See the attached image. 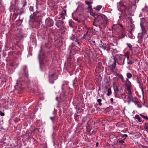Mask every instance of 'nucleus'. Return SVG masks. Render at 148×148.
I'll use <instances>...</instances> for the list:
<instances>
[{
  "label": "nucleus",
  "mask_w": 148,
  "mask_h": 148,
  "mask_svg": "<svg viewBox=\"0 0 148 148\" xmlns=\"http://www.w3.org/2000/svg\"><path fill=\"white\" fill-rule=\"evenodd\" d=\"M125 139V138H124L123 139L119 140V141H117V142L119 143H120V144H122L124 143V140Z\"/></svg>",
  "instance_id": "393cba45"
},
{
  "label": "nucleus",
  "mask_w": 148,
  "mask_h": 148,
  "mask_svg": "<svg viewBox=\"0 0 148 148\" xmlns=\"http://www.w3.org/2000/svg\"><path fill=\"white\" fill-rule=\"evenodd\" d=\"M53 22L52 19L48 18L45 20V24L49 27L52 26L53 25Z\"/></svg>",
  "instance_id": "6e6552de"
},
{
  "label": "nucleus",
  "mask_w": 148,
  "mask_h": 148,
  "mask_svg": "<svg viewBox=\"0 0 148 148\" xmlns=\"http://www.w3.org/2000/svg\"><path fill=\"white\" fill-rule=\"evenodd\" d=\"M92 42H94V43H95V41H92Z\"/></svg>",
  "instance_id": "8fccbe9b"
},
{
  "label": "nucleus",
  "mask_w": 148,
  "mask_h": 148,
  "mask_svg": "<svg viewBox=\"0 0 148 148\" xmlns=\"http://www.w3.org/2000/svg\"><path fill=\"white\" fill-rule=\"evenodd\" d=\"M58 97H56V99H57Z\"/></svg>",
  "instance_id": "864d4df0"
},
{
  "label": "nucleus",
  "mask_w": 148,
  "mask_h": 148,
  "mask_svg": "<svg viewBox=\"0 0 148 148\" xmlns=\"http://www.w3.org/2000/svg\"><path fill=\"white\" fill-rule=\"evenodd\" d=\"M115 94H114V96L116 97L119 98L120 99L121 97H120L121 96L120 95L118 94L117 92H115Z\"/></svg>",
  "instance_id": "5701e85b"
},
{
  "label": "nucleus",
  "mask_w": 148,
  "mask_h": 148,
  "mask_svg": "<svg viewBox=\"0 0 148 148\" xmlns=\"http://www.w3.org/2000/svg\"><path fill=\"white\" fill-rule=\"evenodd\" d=\"M98 96H97V101L99 103V105L101 106L102 105V103H101V102L102 101V100L101 99H98Z\"/></svg>",
  "instance_id": "6ab92c4d"
},
{
  "label": "nucleus",
  "mask_w": 148,
  "mask_h": 148,
  "mask_svg": "<svg viewBox=\"0 0 148 148\" xmlns=\"http://www.w3.org/2000/svg\"><path fill=\"white\" fill-rule=\"evenodd\" d=\"M70 39L71 40H74L75 39V37L74 36H73L72 37H70Z\"/></svg>",
  "instance_id": "a19ab883"
},
{
  "label": "nucleus",
  "mask_w": 148,
  "mask_h": 148,
  "mask_svg": "<svg viewBox=\"0 0 148 148\" xmlns=\"http://www.w3.org/2000/svg\"><path fill=\"white\" fill-rule=\"evenodd\" d=\"M140 115L143 119L147 120H148V117L147 116L141 114H140Z\"/></svg>",
  "instance_id": "bb28decb"
},
{
  "label": "nucleus",
  "mask_w": 148,
  "mask_h": 148,
  "mask_svg": "<svg viewBox=\"0 0 148 148\" xmlns=\"http://www.w3.org/2000/svg\"><path fill=\"white\" fill-rule=\"evenodd\" d=\"M126 75L127 77L129 79H130L132 77V75L130 73H127Z\"/></svg>",
  "instance_id": "4be33fe9"
},
{
  "label": "nucleus",
  "mask_w": 148,
  "mask_h": 148,
  "mask_svg": "<svg viewBox=\"0 0 148 148\" xmlns=\"http://www.w3.org/2000/svg\"><path fill=\"white\" fill-rule=\"evenodd\" d=\"M48 77L49 82L51 84H53L54 80H56L57 78L56 73L52 71L49 72Z\"/></svg>",
  "instance_id": "39448f33"
},
{
  "label": "nucleus",
  "mask_w": 148,
  "mask_h": 148,
  "mask_svg": "<svg viewBox=\"0 0 148 148\" xmlns=\"http://www.w3.org/2000/svg\"><path fill=\"white\" fill-rule=\"evenodd\" d=\"M13 53L12 52H10L8 54L9 55H12L13 54Z\"/></svg>",
  "instance_id": "37998d69"
},
{
  "label": "nucleus",
  "mask_w": 148,
  "mask_h": 148,
  "mask_svg": "<svg viewBox=\"0 0 148 148\" xmlns=\"http://www.w3.org/2000/svg\"><path fill=\"white\" fill-rule=\"evenodd\" d=\"M130 6L128 4L125 5L123 2L121 1L117 3L118 8H119L121 11L124 12L128 14L130 13Z\"/></svg>",
  "instance_id": "f03ea898"
},
{
  "label": "nucleus",
  "mask_w": 148,
  "mask_h": 148,
  "mask_svg": "<svg viewBox=\"0 0 148 148\" xmlns=\"http://www.w3.org/2000/svg\"><path fill=\"white\" fill-rule=\"evenodd\" d=\"M98 95L99 96V92H98Z\"/></svg>",
  "instance_id": "3c124183"
},
{
  "label": "nucleus",
  "mask_w": 148,
  "mask_h": 148,
  "mask_svg": "<svg viewBox=\"0 0 148 148\" xmlns=\"http://www.w3.org/2000/svg\"><path fill=\"white\" fill-rule=\"evenodd\" d=\"M142 93H143H143H144V92H143V90L142 88Z\"/></svg>",
  "instance_id": "09e8293b"
},
{
  "label": "nucleus",
  "mask_w": 148,
  "mask_h": 148,
  "mask_svg": "<svg viewBox=\"0 0 148 148\" xmlns=\"http://www.w3.org/2000/svg\"><path fill=\"white\" fill-rule=\"evenodd\" d=\"M23 71L24 73L23 75H25V76L26 77L28 78V71L26 66H25L23 67Z\"/></svg>",
  "instance_id": "9d476101"
},
{
  "label": "nucleus",
  "mask_w": 148,
  "mask_h": 148,
  "mask_svg": "<svg viewBox=\"0 0 148 148\" xmlns=\"http://www.w3.org/2000/svg\"><path fill=\"white\" fill-rule=\"evenodd\" d=\"M87 0H86L85 1V3L88 6V9L89 11H91L92 9V7L91 6V4L92 3L91 2L88 1Z\"/></svg>",
  "instance_id": "1a4fd4ad"
},
{
  "label": "nucleus",
  "mask_w": 148,
  "mask_h": 148,
  "mask_svg": "<svg viewBox=\"0 0 148 148\" xmlns=\"http://www.w3.org/2000/svg\"><path fill=\"white\" fill-rule=\"evenodd\" d=\"M100 47L101 48L104 49V50H105L106 48V46H105L103 45H101Z\"/></svg>",
  "instance_id": "473e14b6"
},
{
  "label": "nucleus",
  "mask_w": 148,
  "mask_h": 148,
  "mask_svg": "<svg viewBox=\"0 0 148 148\" xmlns=\"http://www.w3.org/2000/svg\"><path fill=\"white\" fill-rule=\"evenodd\" d=\"M140 38H141V39H143V35H142V36H141Z\"/></svg>",
  "instance_id": "a18cd8bd"
},
{
  "label": "nucleus",
  "mask_w": 148,
  "mask_h": 148,
  "mask_svg": "<svg viewBox=\"0 0 148 148\" xmlns=\"http://www.w3.org/2000/svg\"><path fill=\"white\" fill-rule=\"evenodd\" d=\"M133 63L132 62V61L130 60H128V62H127V64H133Z\"/></svg>",
  "instance_id": "c85d7f7f"
},
{
  "label": "nucleus",
  "mask_w": 148,
  "mask_h": 148,
  "mask_svg": "<svg viewBox=\"0 0 148 148\" xmlns=\"http://www.w3.org/2000/svg\"><path fill=\"white\" fill-rule=\"evenodd\" d=\"M116 57L115 56H113L112 59H110L109 61L108 67L110 70L113 71L115 70L116 67Z\"/></svg>",
  "instance_id": "20e7f679"
},
{
  "label": "nucleus",
  "mask_w": 148,
  "mask_h": 148,
  "mask_svg": "<svg viewBox=\"0 0 148 148\" xmlns=\"http://www.w3.org/2000/svg\"><path fill=\"white\" fill-rule=\"evenodd\" d=\"M121 27V26L119 24H118L117 25H114V26H113V28H116V27Z\"/></svg>",
  "instance_id": "f704fd0d"
},
{
  "label": "nucleus",
  "mask_w": 148,
  "mask_h": 148,
  "mask_svg": "<svg viewBox=\"0 0 148 148\" xmlns=\"http://www.w3.org/2000/svg\"><path fill=\"white\" fill-rule=\"evenodd\" d=\"M58 97H56V99H57Z\"/></svg>",
  "instance_id": "5fc2aeb1"
},
{
  "label": "nucleus",
  "mask_w": 148,
  "mask_h": 148,
  "mask_svg": "<svg viewBox=\"0 0 148 148\" xmlns=\"http://www.w3.org/2000/svg\"><path fill=\"white\" fill-rule=\"evenodd\" d=\"M115 75L116 76L118 77L119 78H121L122 81L123 82H124L123 77L121 74L116 72L115 73Z\"/></svg>",
  "instance_id": "4468645a"
},
{
  "label": "nucleus",
  "mask_w": 148,
  "mask_h": 148,
  "mask_svg": "<svg viewBox=\"0 0 148 148\" xmlns=\"http://www.w3.org/2000/svg\"><path fill=\"white\" fill-rule=\"evenodd\" d=\"M63 24V22L60 20H59L56 23V25L57 27L60 28L62 26Z\"/></svg>",
  "instance_id": "ddd939ff"
},
{
  "label": "nucleus",
  "mask_w": 148,
  "mask_h": 148,
  "mask_svg": "<svg viewBox=\"0 0 148 148\" xmlns=\"http://www.w3.org/2000/svg\"><path fill=\"white\" fill-rule=\"evenodd\" d=\"M76 110L77 111V113H79L81 111V109L79 107H76Z\"/></svg>",
  "instance_id": "b1692460"
},
{
  "label": "nucleus",
  "mask_w": 148,
  "mask_h": 148,
  "mask_svg": "<svg viewBox=\"0 0 148 148\" xmlns=\"http://www.w3.org/2000/svg\"><path fill=\"white\" fill-rule=\"evenodd\" d=\"M29 10L30 12H34V8L33 6H30L29 8Z\"/></svg>",
  "instance_id": "2f4dec72"
},
{
  "label": "nucleus",
  "mask_w": 148,
  "mask_h": 148,
  "mask_svg": "<svg viewBox=\"0 0 148 148\" xmlns=\"http://www.w3.org/2000/svg\"><path fill=\"white\" fill-rule=\"evenodd\" d=\"M135 99L134 100L133 102L135 105H136L137 107L139 108H140L141 107V105L140 103L138 101V99L137 98H134Z\"/></svg>",
  "instance_id": "f8f14e48"
},
{
  "label": "nucleus",
  "mask_w": 148,
  "mask_h": 148,
  "mask_svg": "<svg viewBox=\"0 0 148 148\" xmlns=\"http://www.w3.org/2000/svg\"><path fill=\"white\" fill-rule=\"evenodd\" d=\"M55 109H54V111L52 112V114L54 115V116H56V113L55 112Z\"/></svg>",
  "instance_id": "4c0bfd02"
},
{
  "label": "nucleus",
  "mask_w": 148,
  "mask_h": 148,
  "mask_svg": "<svg viewBox=\"0 0 148 148\" xmlns=\"http://www.w3.org/2000/svg\"><path fill=\"white\" fill-rule=\"evenodd\" d=\"M127 82L125 83V86L127 87V90L128 91V89L130 90L131 83L128 79H127Z\"/></svg>",
  "instance_id": "9b49d317"
},
{
  "label": "nucleus",
  "mask_w": 148,
  "mask_h": 148,
  "mask_svg": "<svg viewBox=\"0 0 148 148\" xmlns=\"http://www.w3.org/2000/svg\"><path fill=\"white\" fill-rule=\"evenodd\" d=\"M128 94L127 99L128 100L127 102L129 104L131 102H133L135 99L134 98H137L135 97H133L131 90L128 89Z\"/></svg>",
  "instance_id": "0eeeda50"
},
{
  "label": "nucleus",
  "mask_w": 148,
  "mask_h": 148,
  "mask_svg": "<svg viewBox=\"0 0 148 148\" xmlns=\"http://www.w3.org/2000/svg\"><path fill=\"white\" fill-rule=\"evenodd\" d=\"M141 27L143 33H144V34H146L147 30L145 27H143L142 26H141Z\"/></svg>",
  "instance_id": "f3484780"
},
{
  "label": "nucleus",
  "mask_w": 148,
  "mask_h": 148,
  "mask_svg": "<svg viewBox=\"0 0 148 148\" xmlns=\"http://www.w3.org/2000/svg\"><path fill=\"white\" fill-rule=\"evenodd\" d=\"M102 8V6L101 5H98L94 9L95 10L99 11Z\"/></svg>",
  "instance_id": "412c9836"
},
{
  "label": "nucleus",
  "mask_w": 148,
  "mask_h": 148,
  "mask_svg": "<svg viewBox=\"0 0 148 148\" xmlns=\"http://www.w3.org/2000/svg\"><path fill=\"white\" fill-rule=\"evenodd\" d=\"M0 115L2 116H3L4 115V113L0 111Z\"/></svg>",
  "instance_id": "ea45409f"
},
{
  "label": "nucleus",
  "mask_w": 148,
  "mask_h": 148,
  "mask_svg": "<svg viewBox=\"0 0 148 148\" xmlns=\"http://www.w3.org/2000/svg\"><path fill=\"white\" fill-rule=\"evenodd\" d=\"M112 93L111 90L110 88H109L108 90V92L107 94V95L108 96H110Z\"/></svg>",
  "instance_id": "dca6fc26"
},
{
  "label": "nucleus",
  "mask_w": 148,
  "mask_h": 148,
  "mask_svg": "<svg viewBox=\"0 0 148 148\" xmlns=\"http://www.w3.org/2000/svg\"><path fill=\"white\" fill-rule=\"evenodd\" d=\"M55 118V116H54L53 117L51 116L50 117V119L51 120V121L53 123H54V119Z\"/></svg>",
  "instance_id": "c756f323"
},
{
  "label": "nucleus",
  "mask_w": 148,
  "mask_h": 148,
  "mask_svg": "<svg viewBox=\"0 0 148 148\" xmlns=\"http://www.w3.org/2000/svg\"><path fill=\"white\" fill-rule=\"evenodd\" d=\"M66 14V10H64L63 12L61 13L60 15L61 16V18L62 20L65 19V15Z\"/></svg>",
  "instance_id": "2eb2a0df"
},
{
  "label": "nucleus",
  "mask_w": 148,
  "mask_h": 148,
  "mask_svg": "<svg viewBox=\"0 0 148 148\" xmlns=\"http://www.w3.org/2000/svg\"><path fill=\"white\" fill-rule=\"evenodd\" d=\"M116 57V62L120 65H123L125 63V58L122 55L117 54L115 56Z\"/></svg>",
  "instance_id": "7ed1b4c3"
},
{
  "label": "nucleus",
  "mask_w": 148,
  "mask_h": 148,
  "mask_svg": "<svg viewBox=\"0 0 148 148\" xmlns=\"http://www.w3.org/2000/svg\"><path fill=\"white\" fill-rule=\"evenodd\" d=\"M112 53H117L118 52L117 50L116 49H113L112 50Z\"/></svg>",
  "instance_id": "7c9ffc66"
},
{
  "label": "nucleus",
  "mask_w": 148,
  "mask_h": 148,
  "mask_svg": "<svg viewBox=\"0 0 148 148\" xmlns=\"http://www.w3.org/2000/svg\"><path fill=\"white\" fill-rule=\"evenodd\" d=\"M104 17V16L102 14H101L97 15L96 17L95 18L94 21L93 22V25L97 27L95 29L97 30H101V29L102 28L100 25H103L107 23V21L104 20H103V18ZM94 28L95 27H94Z\"/></svg>",
  "instance_id": "f257e3e1"
},
{
  "label": "nucleus",
  "mask_w": 148,
  "mask_h": 148,
  "mask_svg": "<svg viewBox=\"0 0 148 148\" xmlns=\"http://www.w3.org/2000/svg\"><path fill=\"white\" fill-rule=\"evenodd\" d=\"M41 15V14L39 12L37 11L36 10L35 12H34L30 16V21H32V22L36 21L37 20L38 17H39Z\"/></svg>",
  "instance_id": "423d86ee"
},
{
  "label": "nucleus",
  "mask_w": 148,
  "mask_h": 148,
  "mask_svg": "<svg viewBox=\"0 0 148 148\" xmlns=\"http://www.w3.org/2000/svg\"><path fill=\"white\" fill-rule=\"evenodd\" d=\"M122 137L123 138L125 137V138L127 137V135L126 134H124L122 135Z\"/></svg>",
  "instance_id": "79ce46f5"
},
{
  "label": "nucleus",
  "mask_w": 148,
  "mask_h": 148,
  "mask_svg": "<svg viewBox=\"0 0 148 148\" xmlns=\"http://www.w3.org/2000/svg\"><path fill=\"white\" fill-rule=\"evenodd\" d=\"M64 86V84H62V90H63V86Z\"/></svg>",
  "instance_id": "de8ad7c7"
},
{
  "label": "nucleus",
  "mask_w": 148,
  "mask_h": 148,
  "mask_svg": "<svg viewBox=\"0 0 148 148\" xmlns=\"http://www.w3.org/2000/svg\"><path fill=\"white\" fill-rule=\"evenodd\" d=\"M145 130L148 132V123H146L144 126Z\"/></svg>",
  "instance_id": "aec40b11"
},
{
  "label": "nucleus",
  "mask_w": 148,
  "mask_h": 148,
  "mask_svg": "<svg viewBox=\"0 0 148 148\" xmlns=\"http://www.w3.org/2000/svg\"><path fill=\"white\" fill-rule=\"evenodd\" d=\"M127 46L129 47L130 49L131 50H132V45H131L129 43H127Z\"/></svg>",
  "instance_id": "c9c22d12"
},
{
  "label": "nucleus",
  "mask_w": 148,
  "mask_h": 148,
  "mask_svg": "<svg viewBox=\"0 0 148 148\" xmlns=\"http://www.w3.org/2000/svg\"><path fill=\"white\" fill-rule=\"evenodd\" d=\"M114 92H117L118 91V89L117 87L116 86L114 88Z\"/></svg>",
  "instance_id": "72a5a7b5"
},
{
  "label": "nucleus",
  "mask_w": 148,
  "mask_h": 148,
  "mask_svg": "<svg viewBox=\"0 0 148 148\" xmlns=\"http://www.w3.org/2000/svg\"><path fill=\"white\" fill-rule=\"evenodd\" d=\"M120 95L121 96H120V97H121V98H120V99L125 98L126 97V95L124 93Z\"/></svg>",
  "instance_id": "cd10ccee"
},
{
  "label": "nucleus",
  "mask_w": 148,
  "mask_h": 148,
  "mask_svg": "<svg viewBox=\"0 0 148 148\" xmlns=\"http://www.w3.org/2000/svg\"><path fill=\"white\" fill-rule=\"evenodd\" d=\"M38 130V129H35L34 130H33V131H32V132H31L30 133H29V134H28V136H31V134H32V132H34V131L35 130Z\"/></svg>",
  "instance_id": "58836bf2"
},
{
  "label": "nucleus",
  "mask_w": 148,
  "mask_h": 148,
  "mask_svg": "<svg viewBox=\"0 0 148 148\" xmlns=\"http://www.w3.org/2000/svg\"><path fill=\"white\" fill-rule=\"evenodd\" d=\"M99 145V143H98L97 142L96 143V146H97Z\"/></svg>",
  "instance_id": "49530a36"
},
{
  "label": "nucleus",
  "mask_w": 148,
  "mask_h": 148,
  "mask_svg": "<svg viewBox=\"0 0 148 148\" xmlns=\"http://www.w3.org/2000/svg\"><path fill=\"white\" fill-rule=\"evenodd\" d=\"M113 100H114L112 98H111L110 99V103L112 105H113L114 104Z\"/></svg>",
  "instance_id": "e433bc0d"
},
{
  "label": "nucleus",
  "mask_w": 148,
  "mask_h": 148,
  "mask_svg": "<svg viewBox=\"0 0 148 148\" xmlns=\"http://www.w3.org/2000/svg\"><path fill=\"white\" fill-rule=\"evenodd\" d=\"M40 56V55H39V57H39V56Z\"/></svg>",
  "instance_id": "603ef678"
},
{
  "label": "nucleus",
  "mask_w": 148,
  "mask_h": 148,
  "mask_svg": "<svg viewBox=\"0 0 148 148\" xmlns=\"http://www.w3.org/2000/svg\"><path fill=\"white\" fill-rule=\"evenodd\" d=\"M135 117L136 119H137L138 121L139 122H141L142 121L141 120V119L140 117L139 116V115H136L135 116Z\"/></svg>",
  "instance_id": "a211bd4d"
},
{
  "label": "nucleus",
  "mask_w": 148,
  "mask_h": 148,
  "mask_svg": "<svg viewBox=\"0 0 148 148\" xmlns=\"http://www.w3.org/2000/svg\"><path fill=\"white\" fill-rule=\"evenodd\" d=\"M130 52L129 51H127L124 54V56L125 57L129 56L130 55Z\"/></svg>",
  "instance_id": "a878e982"
},
{
  "label": "nucleus",
  "mask_w": 148,
  "mask_h": 148,
  "mask_svg": "<svg viewBox=\"0 0 148 148\" xmlns=\"http://www.w3.org/2000/svg\"><path fill=\"white\" fill-rule=\"evenodd\" d=\"M126 57H127V59L128 60H130L129 56H126Z\"/></svg>",
  "instance_id": "c03bdc74"
}]
</instances>
